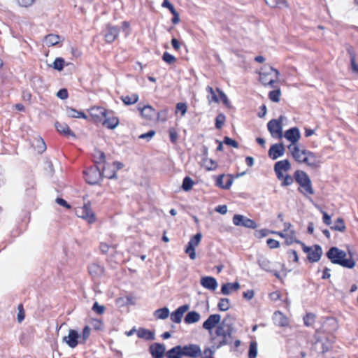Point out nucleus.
Returning <instances> with one entry per match:
<instances>
[{"instance_id":"nucleus-18","label":"nucleus","mask_w":358,"mask_h":358,"mask_svg":"<svg viewBox=\"0 0 358 358\" xmlns=\"http://www.w3.org/2000/svg\"><path fill=\"white\" fill-rule=\"evenodd\" d=\"M79 334L77 331L70 329L69 334L63 338V341L70 348H74L78 343Z\"/></svg>"},{"instance_id":"nucleus-21","label":"nucleus","mask_w":358,"mask_h":358,"mask_svg":"<svg viewBox=\"0 0 358 358\" xmlns=\"http://www.w3.org/2000/svg\"><path fill=\"white\" fill-rule=\"evenodd\" d=\"M221 317L219 314H213L203 323V328L210 330L215 327L220 321Z\"/></svg>"},{"instance_id":"nucleus-38","label":"nucleus","mask_w":358,"mask_h":358,"mask_svg":"<svg viewBox=\"0 0 358 358\" xmlns=\"http://www.w3.org/2000/svg\"><path fill=\"white\" fill-rule=\"evenodd\" d=\"M66 115H68V117L73 118H87V116L84 113L81 111H78L72 108H66Z\"/></svg>"},{"instance_id":"nucleus-34","label":"nucleus","mask_w":358,"mask_h":358,"mask_svg":"<svg viewBox=\"0 0 358 358\" xmlns=\"http://www.w3.org/2000/svg\"><path fill=\"white\" fill-rule=\"evenodd\" d=\"M257 263L261 268L266 271H271V263L266 257L261 256L258 258Z\"/></svg>"},{"instance_id":"nucleus-43","label":"nucleus","mask_w":358,"mask_h":358,"mask_svg":"<svg viewBox=\"0 0 358 358\" xmlns=\"http://www.w3.org/2000/svg\"><path fill=\"white\" fill-rule=\"evenodd\" d=\"M332 230L343 232L345 230V225L342 218H338L334 224L331 227Z\"/></svg>"},{"instance_id":"nucleus-13","label":"nucleus","mask_w":358,"mask_h":358,"mask_svg":"<svg viewBox=\"0 0 358 358\" xmlns=\"http://www.w3.org/2000/svg\"><path fill=\"white\" fill-rule=\"evenodd\" d=\"M201 237V233H197L188 243L185 249V252L189 255L191 259L196 258L195 248L199 245Z\"/></svg>"},{"instance_id":"nucleus-2","label":"nucleus","mask_w":358,"mask_h":358,"mask_svg":"<svg viewBox=\"0 0 358 358\" xmlns=\"http://www.w3.org/2000/svg\"><path fill=\"white\" fill-rule=\"evenodd\" d=\"M283 136L289 141L291 143L288 145V150L292 154V157H309L311 152L306 150L303 146L298 145V141L301 137V134L299 128L292 127L287 130Z\"/></svg>"},{"instance_id":"nucleus-48","label":"nucleus","mask_w":358,"mask_h":358,"mask_svg":"<svg viewBox=\"0 0 358 358\" xmlns=\"http://www.w3.org/2000/svg\"><path fill=\"white\" fill-rule=\"evenodd\" d=\"M194 182L189 177H185L183 180L182 187L185 191H188L192 187Z\"/></svg>"},{"instance_id":"nucleus-12","label":"nucleus","mask_w":358,"mask_h":358,"mask_svg":"<svg viewBox=\"0 0 358 358\" xmlns=\"http://www.w3.org/2000/svg\"><path fill=\"white\" fill-rule=\"evenodd\" d=\"M183 356L196 358L200 356L201 350L200 346L195 344H189L182 346Z\"/></svg>"},{"instance_id":"nucleus-40","label":"nucleus","mask_w":358,"mask_h":358,"mask_svg":"<svg viewBox=\"0 0 358 358\" xmlns=\"http://www.w3.org/2000/svg\"><path fill=\"white\" fill-rule=\"evenodd\" d=\"M347 50L350 55L352 70L353 72L358 73V64H357L355 62V53L353 50V48L350 47Z\"/></svg>"},{"instance_id":"nucleus-19","label":"nucleus","mask_w":358,"mask_h":358,"mask_svg":"<svg viewBox=\"0 0 358 358\" xmlns=\"http://www.w3.org/2000/svg\"><path fill=\"white\" fill-rule=\"evenodd\" d=\"M149 350L154 358H162L164 355L166 348L164 345L156 343L150 346Z\"/></svg>"},{"instance_id":"nucleus-6","label":"nucleus","mask_w":358,"mask_h":358,"mask_svg":"<svg viewBox=\"0 0 358 358\" xmlns=\"http://www.w3.org/2000/svg\"><path fill=\"white\" fill-rule=\"evenodd\" d=\"M279 74L277 69L271 66H264L259 73V80L264 85H272L276 82Z\"/></svg>"},{"instance_id":"nucleus-56","label":"nucleus","mask_w":358,"mask_h":358,"mask_svg":"<svg viewBox=\"0 0 358 358\" xmlns=\"http://www.w3.org/2000/svg\"><path fill=\"white\" fill-rule=\"evenodd\" d=\"M266 243H267L268 246L271 249L277 248H278L280 246L279 242L278 241L275 240V239H273V238L267 239Z\"/></svg>"},{"instance_id":"nucleus-47","label":"nucleus","mask_w":358,"mask_h":358,"mask_svg":"<svg viewBox=\"0 0 358 358\" xmlns=\"http://www.w3.org/2000/svg\"><path fill=\"white\" fill-rule=\"evenodd\" d=\"M64 59H62L61 57H57L54 61L52 66L56 70L62 71L64 68Z\"/></svg>"},{"instance_id":"nucleus-60","label":"nucleus","mask_w":358,"mask_h":358,"mask_svg":"<svg viewBox=\"0 0 358 358\" xmlns=\"http://www.w3.org/2000/svg\"><path fill=\"white\" fill-rule=\"evenodd\" d=\"M57 96L61 99H66L68 98V91L66 89H61L57 93Z\"/></svg>"},{"instance_id":"nucleus-26","label":"nucleus","mask_w":358,"mask_h":358,"mask_svg":"<svg viewBox=\"0 0 358 358\" xmlns=\"http://www.w3.org/2000/svg\"><path fill=\"white\" fill-rule=\"evenodd\" d=\"M90 274L94 278H99L103 275V268L96 263H92L88 267Z\"/></svg>"},{"instance_id":"nucleus-9","label":"nucleus","mask_w":358,"mask_h":358,"mask_svg":"<svg viewBox=\"0 0 358 358\" xmlns=\"http://www.w3.org/2000/svg\"><path fill=\"white\" fill-rule=\"evenodd\" d=\"M85 180L86 181L91 185L97 184L101 178L102 174L101 173V167L95 164V166L94 168H91L90 169L85 171Z\"/></svg>"},{"instance_id":"nucleus-42","label":"nucleus","mask_w":358,"mask_h":358,"mask_svg":"<svg viewBox=\"0 0 358 358\" xmlns=\"http://www.w3.org/2000/svg\"><path fill=\"white\" fill-rule=\"evenodd\" d=\"M154 315L158 319H166L169 315V310L166 307L157 309L155 311Z\"/></svg>"},{"instance_id":"nucleus-51","label":"nucleus","mask_w":358,"mask_h":358,"mask_svg":"<svg viewBox=\"0 0 358 358\" xmlns=\"http://www.w3.org/2000/svg\"><path fill=\"white\" fill-rule=\"evenodd\" d=\"M315 315L312 313H308L306 315L303 317L304 324L306 326H310L313 323L315 320Z\"/></svg>"},{"instance_id":"nucleus-63","label":"nucleus","mask_w":358,"mask_h":358,"mask_svg":"<svg viewBox=\"0 0 358 358\" xmlns=\"http://www.w3.org/2000/svg\"><path fill=\"white\" fill-rule=\"evenodd\" d=\"M162 6L164 8H167L171 13H174L176 11V9L174 8L173 6L168 1V0H164L162 3Z\"/></svg>"},{"instance_id":"nucleus-54","label":"nucleus","mask_w":358,"mask_h":358,"mask_svg":"<svg viewBox=\"0 0 358 358\" xmlns=\"http://www.w3.org/2000/svg\"><path fill=\"white\" fill-rule=\"evenodd\" d=\"M90 335V328L88 326H85L83 330V333L79 338H80L83 342H85Z\"/></svg>"},{"instance_id":"nucleus-58","label":"nucleus","mask_w":358,"mask_h":358,"mask_svg":"<svg viewBox=\"0 0 358 358\" xmlns=\"http://www.w3.org/2000/svg\"><path fill=\"white\" fill-rule=\"evenodd\" d=\"M282 186H288L292 184L294 180L293 178L289 175L284 176V178L282 179Z\"/></svg>"},{"instance_id":"nucleus-11","label":"nucleus","mask_w":358,"mask_h":358,"mask_svg":"<svg viewBox=\"0 0 358 358\" xmlns=\"http://www.w3.org/2000/svg\"><path fill=\"white\" fill-rule=\"evenodd\" d=\"M138 109L141 112V115L147 121H152L155 117L159 118L160 113L157 112L151 106L146 105L142 108L138 107Z\"/></svg>"},{"instance_id":"nucleus-36","label":"nucleus","mask_w":358,"mask_h":358,"mask_svg":"<svg viewBox=\"0 0 358 358\" xmlns=\"http://www.w3.org/2000/svg\"><path fill=\"white\" fill-rule=\"evenodd\" d=\"M200 320V315L195 312H189L185 317V322L187 324H192L198 322Z\"/></svg>"},{"instance_id":"nucleus-59","label":"nucleus","mask_w":358,"mask_h":358,"mask_svg":"<svg viewBox=\"0 0 358 358\" xmlns=\"http://www.w3.org/2000/svg\"><path fill=\"white\" fill-rule=\"evenodd\" d=\"M162 58L163 60L168 64H172L176 60V58L173 55L166 52L164 53Z\"/></svg>"},{"instance_id":"nucleus-46","label":"nucleus","mask_w":358,"mask_h":358,"mask_svg":"<svg viewBox=\"0 0 358 358\" xmlns=\"http://www.w3.org/2000/svg\"><path fill=\"white\" fill-rule=\"evenodd\" d=\"M205 166L206 170H213L216 167V164L211 158H203V166Z\"/></svg>"},{"instance_id":"nucleus-45","label":"nucleus","mask_w":358,"mask_h":358,"mask_svg":"<svg viewBox=\"0 0 358 358\" xmlns=\"http://www.w3.org/2000/svg\"><path fill=\"white\" fill-rule=\"evenodd\" d=\"M217 307L221 311L227 310L230 307L229 299L227 298L221 299L217 304Z\"/></svg>"},{"instance_id":"nucleus-23","label":"nucleus","mask_w":358,"mask_h":358,"mask_svg":"<svg viewBox=\"0 0 358 358\" xmlns=\"http://www.w3.org/2000/svg\"><path fill=\"white\" fill-rule=\"evenodd\" d=\"M239 288L240 284L238 282L225 283L222 285L221 293L224 295H229L232 292L237 291Z\"/></svg>"},{"instance_id":"nucleus-1","label":"nucleus","mask_w":358,"mask_h":358,"mask_svg":"<svg viewBox=\"0 0 358 358\" xmlns=\"http://www.w3.org/2000/svg\"><path fill=\"white\" fill-rule=\"evenodd\" d=\"M234 320V317L227 315L216 329V336L212 338V342L216 348L232 343L231 334L233 332L232 325Z\"/></svg>"},{"instance_id":"nucleus-37","label":"nucleus","mask_w":358,"mask_h":358,"mask_svg":"<svg viewBox=\"0 0 358 358\" xmlns=\"http://www.w3.org/2000/svg\"><path fill=\"white\" fill-rule=\"evenodd\" d=\"M103 124L108 129H115L119 124V120L116 117H104Z\"/></svg>"},{"instance_id":"nucleus-25","label":"nucleus","mask_w":358,"mask_h":358,"mask_svg":"<svg viewBox=\"0 0 358 358\" xmlns=\"http://www.w3.org/2000/svg\"><path fill=\"white\" fill-rule=\"evenodd\" d=\"M285 153V148L281 143H276L273 145L269 150V157H282Z\"/></svg>"},{"instance_id":"nucleus-4","label":"nucleus","mask_w":358,"mask_h":358,"mask_svg":"<svg viewBox=\"0 0 358 358\" xmlns=\"http://www.w3.org/2000/svg\"><path fill=\"white\" fill-rule=\"evenodd\" d=\"M95 164L101 167L102 176L108 179L116 178V171L123 167V164L117 161L108 162L106 158H98Z\"/></svg>"},{"instance_id":"nucleus-17","label":"nucleus","mask_w":358,"mask_h":358,"mask_svg":"<svg viewBox=\"0 0 358 358\" xmlns=\"http://www.w3.org/2000/svg\"><path fill=\"white\" fill-rule=\"evenodd\" d=\"M189 306L185 304L178 308L171 314V320L172 322L179 324L181 322L184 314L189 310Z\"/></svg>"},{"instance_id":"nucleus-53","label":"nucleus","mask_w":358,"mask_h":358,"mask_svg":"<svg viewBox=\"0 0 358 358\" xmlns=\"http://www.w3.org/2000/svg\"><path fill=\"white\" fill-rule=\"evenodd\" d=\"M92 309L95 313L101 315L104 313L106 308L103 306L99 305L97 302H95Z\"/></svg>"},{"instance_id":"nucleus-49","label":"nucleus","mask_w":358,"mask_h":358,"mask_svg":"<svg viewBox=\"0 0 358 358\" xmlns=\"http://www.w3.org/2000/svg\"><path fill=\"white\" fill-rule=\"evenodd\" d=\"M281 92L280 90H273L269 92V99L274 102H278L280 101Z\"/></svg>"},{"instance_id":"nucleus-52","label":"nucleus","mask_w":358,"mask_h":358,"mask_svg":"<svg viewBox=\"0 0 358 358\" xmlns=\"http://www.w3.org/2000/svg\"><path fill=\"white\" fill-rule=\"evenodd\" d=\"M225 121V116L223 114H220L215 119V126L217 129H220Z\"/></svg>"},{"instance_id":"nucleus-15","label":"nucleus","mask_w":358,"mask_h":358,"mask_svg":"<svg viewBox=\"0 0 358 358\" xmlns=\"http://www.w3.org/2000/svg\"><path fill=\"white\" fill-rule=\"evenodd\" d=\"M290 169V164L287 159L279 161L275 163L274 170L277 178L282 180L284 178L283 171H287Z\"/></svg>"},{"instance_id":"nucleus-31","label":"nucleus","mask_w":358,"mask_h":358,"mask_svg":"<svg viewBox=\"0 0 358 358\" xmlns=\"http://www.w3.org/2000/svg\"><path fill=\"white\" fill-rule=\"evenodd\" d=\"M137 336L138 338H144L147 341H153L155 338L154 331L143 328H141L137 331Z\"/></svg>"},{"instance_id":"nucleus-62","label":"nucleus","mask_w":358,"mask_h":358,"mask_svg":"<svg viewBox=\"0 0 358 358\" xmlns=\"http://www.w3.org/2000/svg\"><path fill=\"white\" fill-rule=\"evenodd\" d=\"M169 137L171 142H176L178 139V134L175 129L171 128L169 129Z\"/></svg>"},{"instance_id":"nucleus-8","label":"nucleus","mask_w":358,"mask_h":358,"mask_svg":"<svg viewBox=\"0 0 358 358\" xmlns=\"http://www.w3.org/2000/svg\"><path fill=\"white\" fill-rule=\"evenodd\" d=\"M76 213L78 217L86 220L89 224H92L96 221V215L90 205L85 204L83 207L77 208Z\"/></svg>"},{"instance_id":"nucleus-32","label":"nucleus","mask_w":358,"mask_h":358,"mask_svg":"<svg viewBox=\"0 0 358 358\" xmlns=\"http://www.w3.org/2000/svg\"><path fill=\"white\" fill-rule=\"evenodd\" d=\"M55 127L59 133L63 134L64 135H68V136H71L75 137L74 134L71 131V129L67 124H66L64 122H57L55 123Z\"/></svg>"},{"instance_id":"nucleus-16","label":"nucleus","mask_w":358,"mask_h":358,"mask_svg":"<svg viewBox=\"0 0 358 358\" xmlns=\"http://www.w3.org/2000/svg\"><path fill=\"white\" fill-rule=\"evenodd\" d=\"M90 113L94 121L100 122L106 117L108 111L103 107L94 106L90 109Z\"/></svg>"},{"instance_id":"nucleus-55","label":"nucleus","mask_w":358,"mask_h":358,"mask_svg":"<svg viewBox=\"0 0 358 358\" xmlns=\"http://www.w3.org/2000/svg\"><path fill=\"white\" fill-rule=\"evenodd\" d=\"M176 112H180L181 115L183 116L187 112V106L184 103H178L176 105Z\"/></svg>"},{"instance_id":"nucleus-57","label":"nucleus","mask_w":358,"mask_h":358,"mask_svg":"<svg viewBox=\"0 0 358 358\" xmlns=\"http://www.w3.org/2000/svg\"><path fill=\"white\" fill-rule=\"evenodd\" d=\"M17 308H18L17 321L19 322H22V321L24 319V316H25L22 304H20L18 306Z\"/></svg>"},{"instance_id":"nucleus-30","label":"nucleus","mask_w":358,"mask_h":358,"mask_svg":"<svg viewBox=\"0 0 358 358\" xmlns=\"http://www.w3.org/2000/svg\"><path fill=\"white\" fill-rule=\"evenodd\" d=\"M167 358H181L183 356L182 345H176L166 353Z\"/></svg>"},{"instance_id":"nucleus-35","label":"nucleus","mask_w":358,"mask_h":358,"mask_svg":"<svg viewBox=\"0 0 358 358\" xmlns=\"http://www.w3.org/2000/svg\"><path fill=\"white\" fill-rule=\"evenodd\" d=\"M138 95L137 94H132L131 95L122 96L121 100L125 105H132L138 101Z\"/></svg>"},{"instance_id":"nucleus-10","label":"nucleus","mask_w":358,"mask_h":358,"mask_svg":"<svg viewBox=\"0 0 358 358\" xmlns=\"http://www.w3.org/2000/svg\"><path fill=\"white\" fill-rule=\"evenodd\" d=\"M233 223L236 226H241L253 229L257 227L256 222L254 220L239 214H236L234 215Z\"/></svg>"},{"instance_id":"nucleus-50","label":"nucleus","mask_w":358,"mask_h":358,"mask_svg":"<svg viewBox=\"0 0 358 358\" xmlns=\"http://www.w3.org/2000/svg\"><path fill=\"white\" fill-rule=\"evenodd\" d=\"M269 234H272V231H270V230L266 229H260V230H257L255 232V236L258 238H261L268 236Z\"/></svg>"},{"instance_id":"nucleus-24","label":"nucleus","mask_w":358,"mask_h":358,"mask_svg":"<svg viewBox=\"0 0 358 358\" xmlns=\"http://www.w3.org/2000/svg\"><path fill=\"white\" fill-rule=\"evenodd\" d=\"M218 286L216 279L211 276L203 277V287L210 291H215Z\"/></svg>"},{"instance_id":"nucleus-29","label":"nucleus","mask_w":358,"mask_h":358,"mask_svg":"<svg viewBox=\"0 0 358 358\" xmlns=\"http://www.w3.org/2000/svg\"><path fill=\"white\" fill-rule=\"evenodd\" d=\"M217 89L214 90L211 87L208 86L206 88V99L209 103H218L219 99L217 96Z\"/></svg>"},{"instance_id":"nucleus-64","label":"nucleus","mask_w":358,"mask_h":358,"mask_svg":"<svg viewBox=\"0 0 358 358\" xmlns=\"http://www.w3.org/2000/svg\"><path fill=\"white\" fill-rule=\"evenodd\" d=\"M224 143L226 144V145H231V146H233L234 148H237L238 147V143L229 138V137H225L224 139Z\"/></svg>"},{"instance_id":"nucleus-39","label":"nucleus","mask_w":358,"mask_h":358,"mask_svg":"<svg viewBox=\"0 0 358 358\" xmlns=\"http://www.w3.org/2000/svg\"><path fill=\"white\" fill-rule=\"evenodd\" d=\"M59 36L56 34H49L45 38V43L48 46H53L59 42Z\"/></svg>"},{"instance_id":"nucleus-41","label":"nucleus","mask_w":358,"mask_h":358,"mask_svg":"<svg viewBox=\"0 0 358 358\" xmlns=\"http://www.w3.org/2000/svg\"><path fill=\"white\" fill-rule=\"evenodd\" d=\"M267 5L272 8L287 7V3L285 0H265Z\"/></svg>"},{"instance_id":"nucleus-14","label":"nucleus","mask_w":358,"mask_h":358,"mask_svg":"<svg viewBox=\"0 0 358 358\" xmlns=\"http://www.w3.org/2000/svg\"><path fill=\"white\" fill-rule=\"evenodd\" d=\"M234 181L233 176L230 174H221L216 178L215 185L224 189H229Z\"/></svg>"},{"instance_id":"nucleus-33","label":"nucleus","mask_w":358,"mask_h":358,"mask_svg":"<svg viewBox=\"0 0 358 358\" xmlns=\"http://www.w3.org/2000/svg\"><path fill=\"white\" fill-rule=\"evenodd\" d=\"M32 145L38 155H41L46 150V145L41 138H36Z\"/></svg>"},{"instance_id":"nucleus-20","label":"nucleus","mask_w":358,"mask_h":358,"mask_svg":"<svg viewBox=\"0 0 358 358\" xmlns=\"http://www.w3.org/2000/svg\"><path fill=\"white\" fill-rule=\"evenodd\" d=\"M322 255V249L320 245H315L313 248L308 255V259L310 262H317Z\"/></svg>"},{"instance_id":"nucleus-7","label":"nucleus","mask_w":358,"mask_h":358,"mask_svg":"<svg viewBox=\"0 0 358 358\" xmlns=\"http://www.w3.org/2000/svg\"><path fill=\"white\" fill-rule=\"evenodd\" d=\"M285 120V116L280 115L278 119H273L268 122V130L273 138L278 139L282 138V123Z\"/></svg>"},{"instance_id":"nucleus-28","label":"nucleus","mask_w":358,"mask_h":358,"mask_svg":"<svg viewBox=\"0 0 358 358\" xmlns=\"http://www.w3.org/2000/svg\"><path fill=\"white\" fill-rule=\"evenodd\" d=\"M119 34L118 29L115 27H108L105 34V40L107 43L113 42Z\"/></svg>"},{"instance_id":"nucleus-27","label":"nucleus","mask_w":358,"mask_h":358,"mask_svg":"<svg viewBox=\"0 0 358 358\" xmlns=\"http://www.w3.org/2000/svg\"><path fill=\"white\" fill-rule=\"evenodd\" d=\"M299 163H304L307 164L311 169H316L320 166V162L317 160L316 158H296Z\"/></svg>"},{"instance_id":"nucleus-5","label":"nucleus","mask_w":358,"mask_h":358,"mask_svg":"<svg viewBox=\"0 0 358 358\" xmlns=\"http://www.w3.org/2000/svg\"><path fill=\"white\" fill-rule=\"evenodd\" d=\"M294 179L297 183L299 184L301 188H299V191L304 195L313 194L314 190L312 187L311 180L306 173L303 171L297 170L294 173Z\"/></svg>"},{"instance_id":"nucleus-3","label":"nucleus","mask_w":358,"mask_h":358,"mask_svg":"<svg viewBox=\"0 0 358 358\" xmlns=\"http://www.w3.org/2000/svg\"><path fill=\"white\" fill-rule=\"evenodd\" d=\"M326 255L333 264H338L348 268H352L355 266V262L351 256L350 258H347L346 252L336 247L330 248L327 252Z\"/></svg>"},{"instance_id":"nucleus-61","label":"nucleus","mask_w":358,"mask_h":358,"mask_svg":"<svg viewBox=\"0 0 358 358\" xmlns=\"http://www.w3.org/2000/svg\"><path fill=\"white\" fill-rule=\"evenodd\" d=\"M287 254H288V257H289V259H292V260L294 262H298L299 257H298V255H297V252L296 250H289L287 252Z\"/></svg>"},{"instance_id":"nucleus-44","label":"nucleus","mask_w":358,"mask_h":358,"mask_svg":"<svg viewBox=\"0 0 358 358\" xmlns=\"http://www.w3.org/2000/svg\"><path fill=\"white\" fill-rule=\"evenodd\" d=\"M257 356V343L256 341H251L250 343L248 358H256Z\"/></svg>"},{"instance_id":"nucleus-22","label":"nucleus","mask_w":358,"mask_h":358,"mask_svg":"<svg viewBox=\"0 0 358 358\" xmlns=\"http://www.w3.org/2000/svg\"><path fill=\"white\" fill-rule=\"evenodd\" d=\"M273 321L279 327H287L289 325L288 318L280 311L274 313Z\"/></svg>"}]
</instances>
